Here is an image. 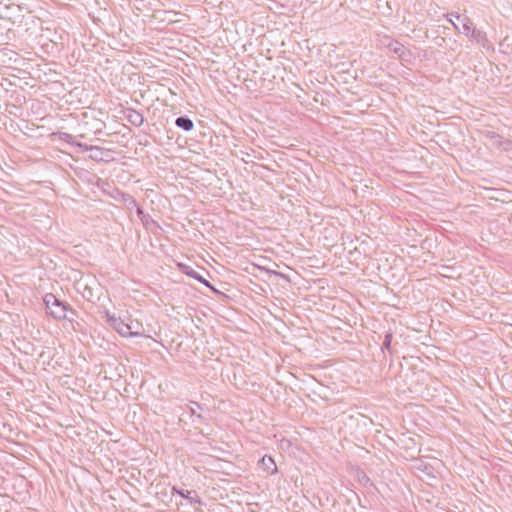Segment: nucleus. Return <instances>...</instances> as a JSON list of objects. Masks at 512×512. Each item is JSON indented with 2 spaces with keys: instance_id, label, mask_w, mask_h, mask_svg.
Wrapping results in <instances>:
<instances>
[{
  "instance_id": "7",
  "label": "nucleus",
  "mask_w": 512,
  "mask_h": 512,
  "mask_svg": "<svg viewBox=\"0 0 512 512\" xmlns=\"http://www.w3.org/2000/svg\"><path fill=\"white\" fill-rule=\"evenodd\" d=\"M126 119L136 127H140L144 123L143 115L134 109L127 110Z\"/></svg>"
},
{
  "instance_id": "6",
  "label": "nucleus",
  "mask_w": 512,
  "mask_h": 512,
  "mask_svg": "<svg viewBox=\"0 0 512 512\" xmlns=\"http://www.w3.org/2000/svg\"><path fill=\"white\" fill-rule=\"evenodd\" d=\"M451 16L455 17L458 21L461 22V28H460V33H463L464 35H466L467 37L470 36L472 30L475 28L474 27V24L473 22L470 20V18H468L467 16H461L460 14H454V13H451L450 14Z\"/></svg>"
},
{
  "instance_id": "2",
  "label": "nucleus",
  "mask_w": 512,
  "mask_h": 512,
  "mask_svg": "<svg viewBox=\"0 0 512 512\" xmlns=\"http://www.w3.org/2000/svg\"><path fill=\"white\" fill-rule=\"evenodd\" d=\"M101 313L109 325L113 327L120 335L124 337H132L138 336L140 334L138 331L132 330V323L128 324L124 322L121 318L111 314L108 310H104Z\"/></svg>"
},
{
  "instance_id": "8",
  "label": "nucleus",
  "mask_w": 512,
  "mask_h": 512,
  "mask_svg": "<svg viewBox=\"0 0 512 512\" xmlns=\"http://www.w3.org/2000/svg\"><path fill=\"white\" fill-rule=\"evenodd\" d=\"M260 465L269 474H275L277 472V466L273 458L270 456H263L260 460Z\"/></svg>"
},
{
  "instance_id": "17",
  "label": "nucleus",
  "mask_w": 512,
  "mask_h": 512,
  "mask_svg": "<svg viewBox=\"0 0 512 512\" xmlns=\"http://www.w3.org/2000/svg\"><path fill=\"white\" fill-rule=\"evenodd\" d=\"M448 21L454 26V28L457 30V31H460V27L455 23L454 20L452 19H448Z\"/></svg>"
},
{
  "instance_id": "18",
  "label": "nucleus",
  "mask_w": 512,
  "mask_h": 512,
  "mask_svg": "<svg viewBox=\"0 0 512 512\" xmlns=\"http://www.w3.org/2000/svg\"><path fill=\"white\" fill-rule=\"evenodd\" d=\"M90 157L95 160L101 159V156L98 155V153H95V155H91Z\"/></svg>"
},
{
  "instance_id": "3",
  "label": "nucleus",
  "mask_w": 512,
  "mask_h": 512,
  "mask_svg": "<svg viewBox=\"0 0 512 512\" xmlns=\"http://www.w3.org/2000/svg\"><path fill=\"white\" fill-rule=\"evenodd\" d=\"M101 291V288L95 283V281H92V283H89L87 279L83 280V290L82 295L85 299H87L90 302H94L95 300L99 299L98 292Z\"/></svg>"
},
{
  "instance_id": "4",
  "label": "nucleus",
  "mask_w": 512,
  "mask_h": 512,
  "mask_svg": "<svg viewBox=\"0 0 512 512\" xmlns=\"http://www.w3.org/2000/svg\"><path fill=\"white\" fill-rule=\"evenodd\" d=\"M179 267H180V270L186 274L187 276H190L194 279H196L197 281L201 282L202 284H204L205 286H207L208 288H210L213 292L215 293H219L218 290H216L211 284L210 282H208L207 280H205L197 271H195L192 267L190 266H187V265H184V264H179Z\"/></svg>"
},
{
  "instance_id": "12",
  "label": "nucleus",
  "mask_w": 512,
  "mask_h": 512,
  "mask_svg": "<svg viewBox=\"0 0 512 512\" xmlns=\"http://www.w3.org/2000/svg\"><path fill=\"white\" fill-rule=\"evenodd\" d=\"M74 144L81 148L83 151H96L99 152L100 154L103 153V149L98 146L87 145L80 142H75Z\"/></svg>"
},
{
  "instance_id": "5",
  "label": "nucleus",
  "mask_w": 512,
  "mask_h": 512,
  "mask_svg": "<svg viewBox=\"0 0 512 512\" xmlns=\"http://www.w3.org/2000/svg\"><path fill=\"white\" fill-rule=\"evenodd\" d=\"M386 46L390 51H392L402 60H407V58L410 56L409 50H407L406 47L399 41L390 40Z\"/></svg>"
},
{
  "instance_id": "19",
  "label": "nucleus",
  "mask_w": 512,
  "mask_h": 512,
  "mask_svg": "<svg viewBox=\"0 0 512 512\" xmlns=\"http://www.w3.org/2000/svg\"><path fill=\"white\" fill-rule=\"evenodd\" d=\"M191 413L192 415H196L194 408L191 407Z\"/></svg>"
},
{
  "instance_id": "14",
  "label": "nucleus",
  "mask_w": 512,
  "mask_h": 512,
  "mask_svg": "<svg viewBox=\"0 0 512 512\" xmlns=\"http://www.w3.org/2000/svg\"><path fill=\"white\" fill-rule=\"evenodd\" d=\"M137 214H138L139 218L141 219L142 223L144 222V218L149 217L148 215L144 214V211L139 206H137Z\"/></svg>"
},
{
  "instance_id": "1",
  "label": "nucleus",
  "mask_w": 512,
  "mask_h": 512,
  "mask_svg": "<svg viewBox=\"0 0 512 512\" xmlns=\"http://www.w3.org/2000/svg\"><path fill=\"white\" fill-rule=\"evenodd\" d=\"M46 312L56 320L72 319L68 313L75 316V311L66 303L60 301L54 294L48 293L43 298Z\"/></svg>"
},
{
  "instance_id": "15",
  "label": "nucleus",
  "mask_w": 512,
  "mask_h": 512,
  "mask_svg": "<svg viewBox=\"0 0 512 512\" xmlns=\"http://www.w3.org/2000/svg\"><path fill=\"white\" fill-rule=\"evenodd\" d=\"M129 206H134V207L138 206L136 201L132 197H129Z\"/></svg>"
},
{
  "instance_id": "13",
  "label": "nucleus",
  "mask_w": 512,
  "mask_h": 512,
  "mask_svg": "<svg viewBox=\"0 0 512 512\" xmlns=\"http://www.w3.org/2000/svg\"><path fill=\"white\" fill-rule=\"evenodd\" d=\"M391 342H392V334L391 333H387L385 335L384 342L382 344V350H384V349L390 350Z\"/></svg>"
},
{
  "instance_id": "16",
  "label": "nucleus",
  "mask_w": 512,
  "mask_h": 512,
  "mask_svg": "<svg viewBox=\"0 0 512 512\" xmlns=\"http://www.w3.org/2000/svg\"><path fill=\"white\" fill-rule=\"evenodd\" d=\"M448 21L454 26V28L457 30V31H460V27L455 23L454 20L452 19H448Z\"/></svg>"
},
{
  "instance_id": "9",
  "label": "nucleus",
  "mask_w": 512,
  "mask_h": 512,
  "mask_svg": "<svg viewBox=\"0 0 512 512\" xmlns=\"http://www.w3.org/2000/svg\"><path fill=\"white\" fill-rule=\"evenodd\" d=\"M173 491H175L177 494H179L183 498L189 500L191 504H202L201 499L197 496L195 491L178 490L175 487H173Z\"/></svg>"
},
{
  "instance_id": "11",
  "label": "nucleus",
  "mask_w": 512,
  "mask_h": 512,
  "mask_svg": "<svg viewBox=\"0 0 512 512\" xmlns=\"http://www.w3.org/2000/svg\"><path fill=\"white\" fill-rule=\"evenodd\" d=\"M175 124L177 127L181 128L185 131H190L194 127L193 121L189 117H186V116H180V117L176 118Z\"/></svg>"
},
{
  "instance_id": "10",
  "label": "nucleus",
  "mask_w": 512,
  "mask_h": 512,
  "mask_svg": "<svg viewBox=\"0 0 512 512\" xmlns=\"http://www.w3.org/2000/svg\"><path fill=\"white\" fill-rule=\"evenodd\" d=\"M469 38L472 42H476L477 44H480L483 47L486 46V42H487L486 33L479 29L474 28L472 30Z\"/></svg>"
}]
</instances>
